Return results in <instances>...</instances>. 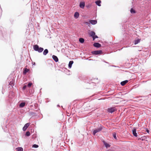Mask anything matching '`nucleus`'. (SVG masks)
Returning <instances> with one entry per match:
<instances>
[{
    "instance_id": "obj_1",
    "label": "nucleus",
    "mask_w": 151,
    "mask_h": 151,
    "mask_svg": "<svg viewBox=\"0 0 151 151\" xmlns=\"http://www.w3.org/2000/svg\"><path fill=\"white\" fill-rule=\"evenodd\" d=\"M33 49L35 50L38 51L40 53L42 52L44 50L43 48L39 47V46L37 45H34Z\"/></svg>"
},
{
    "instance_id": "obj_2",
    "label": "nucleus",
    "mask_w": 151,
    "mask_h": 151,
    "mask_svg": "<svg viewBox=\"0 0 151 151\" xmlns=\"http://www.w3.org/2000/svg\"><path fill=\"white\" fill-rule=\"evenodd\" d=\"M103 127L102 125H100V126L98 128L95 129H93L92 131V133L93 135H95L96 133L99 132L103 129Z\"/></svg>"
},
{
    "instance_id": "obj_3",
    "label": "nucleus",
    "mask_w": 151,
    "mask_h": 151,
    "mask_svg": "<svg viewBox=\"0 0 151 151\" xmlns=\"http://www.w3.org/2000/svg\"><path fill=\"white\" fill-rule=\"evenodd\" d=\"M102 52V51L101 50H96L92 52L91 53L93 55H96L101 54Z\"/></svg>"
},
{
    "instance_id": "obj_4",
    "label": "nucleus",
    "mask_w": 151,
    "mask_h": 151,
    "mask_svg": "<svg viewBox=\"0 0 151 151\" xmlns=\"http://www.w3.org/2000/svg\"><path fill=\"white\" fill-rule=\"evenodd\" d=\"M116 110V109L114 107H111L108 109V111L109 112L112 113Z\"/></svg>"
},
{
    "instance_id": "obj_5",
    "label": "nucleus",
    "mask_w": 151,
    "mask_h": 151,
    "mask_svg": "<svg viewBox=\"0 0 151 151\" xmlns=\"http://www.w3.org/2000/svg\"><path fill=\"white\" fill-rule=\"evenodd\" d=\"M30 124V123H28L25 124L24 127L23 128V130L24 131H25L28 127L29 126Z\"/></svg>"
},
{
    "instance_id": "obj_6",
    "label": "nucleus",
    "mask_w": 151,
    "mask_h": 151,
    "mask_svg": "<svg viewBox=\"0 0 151 151\" xmlns=\"http://www.w3.org/2000/svg\"><path fill=\"white\" fill-rule=\"evenodd\" d=\"M93 45L94 47H101V45L99 43L95 42L93 44Z\"/></svg>"
},
{
    "instance_id": "obj_7",
    "label": "nucleus",
    "mask_w": 151,
    "mask_h": 151,
    "mask_svg": "<svg viewBox=\"0 0 151 151\" xmlns=\"http://www.w3.org/2000/svg\"><path fill=\"white\" fill-rule=\"evenodd\" d=\"M132 133L134 136L135 137H137V133H136V128H134L132 130Z\"/></svg>"
},
{
    "instance_id": "obj_8",
    "label": "nucleus",
    "mask_w": 151,
    "mask_h": 151,
    "mask_svg": "<svg viewBox=\"0 0 151 151\" xmlns=\"http://www.w3.org/2000/svg\"><path fill=\"white\" fill-rule=\"evenodd\" d=\"M85 5V3L84 2H81L80 3L79 6L80 8L83 9Z\"/></svg>"
},
{
    "instance_id": "obj_9",
    "label": "nucleus",
    "mask_w": 151,
    "mask_h": 151,
    "mask_svg": "<svg viewBox=\"0 0 151 151\" xmlns=\"http://www.w3.org/2000/svg\"><path fill=\"white\" fill-rule=\"evenodd\" d=\"M52 58L54 60L55 62H57L58 61V57L55 55H53L52 56Z\"/></svg>"
},
{
    "instance_id": "obj_10",
    "label": "nucleus",
    "mask_w": 151,
    "mask_h": 151,
    "mask_svg": "<svg viewBox=\"0 0 151 151\" xmlns=\"http://www.w3.org/2000/svg\"><path fill=\"white\" fill-rule=\"evenodd\" d=\"M103 142L104 145L107 148H108L110 147V145L109 144L107 143L105 141H103Z\"/></svg>"
},
{
    "instance_id": "obj_11",
    "label": "nucleus",
    "mask_w": 151,
    "mask_h": 151,
    "mask_svg": "<svg viewBox=\"0 0 151 151\" xmlns=\"http://www.w3.org/2000/svg\"><path fill=\"white\" fill-rule=\"evenodd\" d=\"M89 35H90V36L92 37V38H93V37L95 35V33L93 31H91L89 32Z\"/></svg>"
},
{
    "instance_id": "obj_12",
    "label": "nucleus",
    "mask_w": 151,
    "mask_h": 151,
    "mask_svg": "<svg viewBox=\"0 0 151 151\" xmlns=\"http://www.w3.org/2000/svg\"><path fill=\"white\" fill-rule=\"evenodd\" d=\"M128 80H125L124 81H122L121 83V85L122 86H124L128 82Z\"/></svg>"
},
{
    "instance_id": "obj_13",
    "label": "nucleus",
    "mask_w": 151,
    "mask_h": 151,
    "mask_svg": "<svg viewBox=\"0 0 151 151\" xmlns=\"http://www.w3.org/2000/svg\"><path fill=\"white\" fill-rule=\"evenodd\" d=\"M79 13L77 12H76L74 15V17L76 19H77L79 17Z\"/></svg>"
},
{
    "instance_id": "obj_14",
    "label": "nucleus",
    "mask_w": 151,
    "mask_h": 151,
    "mask_svg": "<svg viewBox=\"0 0 151 151\" xmlns=\"http://www.w3.org/2000/svg\"><path fill=\"white\" fill-rule=\"evenodd\" d=\"M89 22L92 24H95L97 23V21L96 20H90Z\"/></svg>"
},
{
    "instance_id": "obj_15",
    "label": "nucleus",
    "mask_w": 151,
    "mask_h": 151,
    "mask_svg": "<svg viewBox=\"0 0 151 151\" xmlns=\"http://www.w3.org/2000/svg\"><path fill=\"white\" fill-rule=\"evenodd\" d=\"M48 52V51L47 49H45L43 52V55H46Z\"/></svg>"
},
{
    "instance_id": "obj_16",
    "label": "nucleus",
    "mask_w": 151,
    "mask_h": 151,
    "mask_svg": "<svg viewBox=\"0 0 151 151\" xmlns=\"http://www.w3.org/2000/svg\"><path fill=\"white\" fill-rule=\"evenodd\" d=\"M73 61H70L69 62L68 64V67L69 68H71L72 64H73Z\"/></svg>"
},
{
    "instance_id": "obj_17",
    "label": "nucleus",
    "mask_w": 151,
    "mask_h": 151,
    "mask_svg": "<svg viewBox=\"0 0 151 151\" xmlns=\"http://www.w3.org/2000/svg\"><path fill=\"white\" fill-rule=\"evenodd\" d=\"M101 2L100 0H98V1H96L95 2V3L96 4L99 6H101Z\"/></svg>"
},
{
    "instance_id": "obj_18",
    "label": "nucleus",
    "mask_w": 151,
    "mask_h": 151,
    "mask_svg": "<svg viewBox=\"0 0 151 151\" xmlns=\"http://www.w3.org/2000/svg\"><path fill=\"white\" fill-rule=\"evenodd\" d=\"M25 104V103L23 102L19 104V107L21 108L24 107Z\"/></svg>"
},
{
    "instance_id": "obj_19",
    "label": "nucleus",
    "mask_w": 151,
    "mask_h": 151,
    "mask_svg": "<svg viewBox=\"0 0 151 151\" xmlns=\"http://www.w3.org/2000/svg\"><path fill=\"white\" fill-rule=\"evenodd\" d=\"M79 41L81 43H83L84 42V40L83 38H80L79 39Z\"/></svg>"
},
{
    "instance_id": "obj_20",
    "label": "nucleus",
    "mask_w": 151,
    "mask_h": 151,
    "mask_svg": "<svg viewBox=\"0 0 151 151\" xmlns=\"http://www.w3.org/2000/svg\"><path fill=\"white\" fill-rule=\"evenodd\" d=\"M140 42V40L139 39H138L135 40L134 41V44L136 45L138 43H139Z\"/></svg>"
},
{
    "instance_id": "obj_21",
    "label": "nucleus",
    "mask_w": 151,
    "mask_h": 151,
    "mask_svg": "<svg viewBox=\"0 0 151 151\" xmlns=\"http://www.w3.org/2000/svg\"><path fill=\"white\" fill-rule=\"evenodd\" d=\"M9 85L12 87L14 85V83L13 81H11L9 82Z\"/></svg>"
},
{
    "instance_id": "obj_22",
    "label": "nucleus",
    "mask_w": 151,
    "mask_h": 151,
    "mask_svg": "<svg viewBox=\"0 0 151 151\" xmlns=\"http://www.w3.org/2000/svg\"><path fill=\"white\" fill-rule=\"evenodd\" d=\"M17 151H23V149L22 147H19L16 148Z\"/></svg>"
},
{
    "instance_id": "obj_23",
    "label": "nucleus",
    "mask_w": 151,
    "mask_h": 151,
    "mask_svg": "<svg viewBox=\"0 0 151 151\" xmlns=\"http://www.w3.org/2000/svg\"><path fill=\"white\" fill-rule=\"evenodd\" d=\"M130 12L132 14H134L135 13V10L133 8H131L130 10Z\"/></svg>"
},
{
    "instance_id": "obj_24",
    "label": "nucleus",
    "mask_w": 151,
    "mask_h": 151,
    "mask_svg": "<svg viewBox=\"0 0 151 151\" xmlns=\"http://www.w3.org/2000/svg\"><path fill=\"white\" fill-rule=\"evenodd\" d=\"M30 132L29 131H27L26 132L25 135L26 136L28 137L30 136Z\"/></svg>"
},
{
    "instance_id": "obj_25",
    "label": "nucleus",
    "mask_w": 151,
    "mask_h": 151,
    "mask_svg": "<svg viewBox=\"0 0 151 151\" xmlns=\"http://www.w3.org/2000/svg\"><path fill=\"white\" fill-rule=\"evenodd\" d=\"M29 71V70L27 69V68H26L24 70V73H26L27 72H28Z\"/></svg>"
},
{
    "instance_id": "obj_26",
    "label": "nucleus",
    "mask_w": 151,
    "mask_h": 151,
    "mask_svg": "<svg viewBox=\"0 0 151 151\" xmlns=\"http://www.w3.org/2000/svg\"><path fill=\"white\" fill-rule=\"evenodd\" d=\"M38 147V145H36V144H34L32 146V147L34 148H37Z\"/></svg>"
},
{
    "instance_id": "obj_27",
    "label": "nucleus",
    "mask_w": 151,
    "mask_h": 151,
    "mask_svg": "<svg viewBox=\"0 0 151 151\" xmlns=\"http://www.w3.org/2000/svg\"><path fill=\"white\" fill-rule=\"evenodd\" d=\"M32 84V83L30 82L29 83L27 84V86L29 87H30Z\"/></svg>"
},
{
    "instance_id": "obj_28",
    "label": "nucleus",
    "mask_w": 151,
    "mask_h": 151,
    "mask_svg": "<svg viewBox=\"0 0 151 151\" xmlns=\"http://www.w3.org/2000/svg\"><path fill=\"white\" fill-rule=\"evenodd\" d=\"M98 37L97 35H95L93 38V40H94L96 38H98Z\"/></svg>"
},
{
    "instance_id": "obj_29",
    "label": "nucleus",
    "mask_w": 151,
    "mask_h": 151,
    "mask_svg": "<svg viewBox=\"0 0 151 151\" xmlns=\"http://www.w3.org/2000/svg\"><path fill=\"white\" fill-rule=\"evenodd\" d=\"M27 87L26 85H24L22 88L23 90H24L26 89Z\"/></svg>"
},
{
    "instance_id": "obj_30",
    "label": "nucleus",
    "mask_w": 151,
    "mask_h": 151,
    "mask_svg": "<svg viewBox=\"0 0 151 151\" xmlns=\"http://www.w3.org/2000/svg\"><path fill=\"white\" fill-rule=\"evenodd\" d=\"M113 135V137H114V138L116 139V134H114Z\"/></svg>"
},
{
    "instance_id": "obj_31",
    "label": "nucleus",
    "mask_w": 151,
    "mask_h": 151,
    "mask_svg": "<svg viewBox=\"0 0 151 151\" xmlns=\"http://www.w3.org/2000/svg\"><path fill=\"white\" fill-rule=\"evenodd\" d=\"M145 129L146 130V132L148 133H149V130L148 129H147V128H145Z\"/></svg>"
},
{
    "instance_id": "obj_32",
    "label": "nucleus",
    "mask_w": 151,
    "mask_h": 151,
    "mask_svg": "<svg viewBox=\"0 0 151 151\" xmlns=\"http://www.w3.org/2000/svg\"><path fill=\"white\" fill-rule=\"evenodd\" d=\"M86 7H87V8H89V6H86Z\"/></svg>"
},
{
    "instance_id": "obj_33",
    "label": "nucleus",
    "mask_w": 151,
    "mask_h": 151,
    "mask_svg": "<svg viewBox=\"0 0 151 151\" xmlns=\"http://www.w3.org/2000/svg\"><path fill=\"white\" fill-rule=\"evenodd\" d=\"M114 151V150H110V151Z\"/></svg>"
},
{
    "instance_id": "obj_34",
    "label": "nucleus",
    "mask_w": 151,
    "mask_h": 151,
    "mask_svg": "<svg viewBox=\"0 0 151 151\" xmlns=\"http://www.w3.org/2000/svg\"><path fill=\"white\" fill-rule=\"evenodd\" d=\"M57 106H59V105H58Z\"/></svg>"
}]
</instances>
